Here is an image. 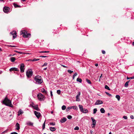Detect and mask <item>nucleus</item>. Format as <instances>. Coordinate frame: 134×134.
Wrapping results in <instances>:
<instances>
[{"instance_id": "9b49d317", "label": "nucleus", "mask_w": 134, "mask_h": 134, "mask_svg": "<svg viewBox=\"0 0 134 134\" xmlns=\"http://www.w3.org/2000/svg\"><path fill=\"white\" fill-rule=\"evenodd\" d=\"M9 71L11 72L12 71H19V69L16 68H12L10 69L9 70Z\"/></svg>"}, {"instance_id": "6e6552de", "label": "nucleus", "mask_w": 134, "mask_h": 134, "mask_svg": "<svg viewBox=\"0 0 134 134\" xmlns=\"http://www.w3.org/2000/svg\"><path fill=\"white\" fill-rule=\"evenodd\" d=\"M9 8L8 7H4L3 9V10L4 12L5 13H8L9 11Z\"/></svg>"}, {"instance_id": "4d7b16f0", "label": "nucleus", "mask_w": 134, "mask_h": 134, "mask_svg": "<svg viewBox=\"0 0 134 134\" xmlns=\"http://www.w3.org/2000/svg\"><path fill=\"white\" fill-rule=\"evenodd\" d=\"M130 78L131 79H134V76L132 77H130Z\"/></svg>"}, {"instance_id": "79ce46f5", "label": "nucleus", "mask_w": 134, "mask_h": 134, "mask_svg": "<svg viewBox=\"0 0 134 134\" xmlns=\"http://www.w3.org/2000/svg\"><path fill=\"white\" fill-rule=\"evenodd\" d=\"M80 92H77V94L76 95V96H77L78 97H79L80 95Z\"/></svg>"}, {"instance_id": "a19ab883", "label": "nucleus", "mask_w": 134, "mask_h": 134, "mask_svg": "<svg viewBox=\"0 0 134 134\" xmlns=\"http://www.w3.org/2000/svg\"><path fill=\"white\" fill-rule=\"evenodd\" d=\"M61 91L60 90H58L57 91V93L58 94H60Z\"/></svg>"}, {"instance_id": "603ef678", "label": "nucleus", "mask_w": 134, "mask_h": 134, "mask_svg": "<svg viewBox=\"0 0 134 134\" xmlns=\"http://www.w3.org/2000/svg\"><path fill=\"white\" fill-rule=\"evenodd\" d=\"M61 65L62 66V67H63L64 68H66L67 67V66H66L65 65H62V64Z\"/></svg>"}, {"instance_id": "f3484780", "label": "nucleus", "mask_w": 134, "mask_h": 134, "mask_svg": "<svg viewBox=\"0 0 134 134\" xmlns=\"http://www.w3.org/2000/svg\"><path fill=\"white\" fill-rule=\"evenodd\" d=\"M41 91L42 93L45 94H47V91L45 90L44 88H42L41 90Z\"/></svg>"}, {"instance_id": "4468645a", "label": "nucleus", "mask_w": 134, "mask_h": 134, "mask_svg": "<svg viewBox=\"0 0 134 134\" xmlns=\"http://www.w3.org/2000/svg\"><path fill=\"white\" fill-rule=\"evenodd\" d=\"M16 129L17 130H18L20 128V125L18 123H17L15 125Z\"/></svg>"}, {"instance_id": "864d4df0", "label": "nucleus", "mask_w": 134, "mask_h": 134, "mask_svg": "<svg viewBox=\"0 0 134 134\" xmlns=\"http://www.w3.org/2000/svg\"><path fill=\"white\" fill-rule=\"evenodd\" d=\"M11 134H18V133L15 132H12Z\"/></svg>"}, {"instance_id": "b1692460", "label": "nucleus", "mask_w": 134, "mask_h": 134, "mask_svg": "<svg viewBox=\"0 0 134 134\" xmlns=\"http://www.w3.org/2000/svg\"><path fill=\"white\" fill-rule=\"evenodd\" d=\"M115 97L118 99V100H119L120 98V96L118 95H117Z\"/></svg>"}, {"instance_id": "dca6fc26", "label": "nucleus", "mask_w": 134, "mask_h": 134, "mask_svg": "<svg viewBox=\"0 0 134 134\" xmlns=\"http://www.w3.org/2000/svg\"><path fill=\"white\" fill-rule=\"evenodd\" d=\"M50 130L52 131H54L56 130V128L54 127H49Z\"/></svg>"}, {"instance_id": "a211bd4d", "label": "nucleus", "mask_w": 134, "mask_h": 134, "mask_svg": "<svg viewBox=\"0 0 134 134\" xmlns=\"http://www.w3.org/2000/svg\"><path fill=\"white\" fill-rule=\"evenodd\" d=\"M23 111L21 110L20 109L18 111V115L19 116L20 114H22L23 113Z\"/></svg>"}, {"instance_id": "5701e85b", "label": "nucleus", "mask_w": 134, "mask_h": 134, "mask_svg": "<svg viewBox=\"0 0 134 134\" xmlns=\"http://www.w3.org/2000/svg\"><path fill=\"white\" fill-rule=\"evenodd\" d=\"M100 111L102 113H104L105 112V110L103 108H101L100 110Z\"/></svg>"}, {"instance_id": "052dcab7", "label": "nucleus", "mask_w": 134, "mask_h": 134, "mask_svg": "<svg viewBox=\"0 0 134 134\" xmlns=\"http://www.w3.org/2000/svg\"><path fill=\"white\" fill-rule=\"evenodd\" d=\"M96 123H93L92 124V125H94V127H95V125H96Z\"/></svg>"}, {"instance_id": "c03bdc74", "label": "nucleus", "mask_w": 134, "mask_h": 134, "mask_svg": "<svg viewBox=\"0 0 134 134\" xmlns=\"http://www.w3.org/2000/svg\"><path fill=\"white\" fill-rule=\"evenodd\" d=\"M79 129V128L78 126H76L74 128L75 130H78Z\"/></svg>"}, {"instance_id": "0e129e2a", "label": "nucleus", "mask_w": 134, "mask_h": 134, "mask_svg": "<svg viewBox=\"0 0 134 134\" xmlns=\"http://www.w3.org/2000/svg\"><path fill=\"white\" fill-rule=\"evenodd\" d=\"M75 76H73V79H74L75 78Z\"/></svg>"}, {"instance_id": "09e8293b", "label": "nucleus", "mask_w": 134, "mask_h": 134, "mask_svg": "<svg viewBox=\"0 0 134 134\" xmlns=\"http://www.w3.org/2000/svg\"><path fill=\"white\" fill-rule=\"evenodd\" d=\"M50 94H51V98H52V97H53V94H52V91H50Z\"/></svg>"}, {"instance_id": "a878e982", "label": "nucleus", "mask_w": 134, "mask_h": 134, "mask_svg": "<svg viewBox=\"0 0 134 134\" xmlns=\"http://www.w3.org/2000/svg\"><path fill=\"white\" fill-rule=\"evenodd\" d=\"M91 119L93 123H96V120L93 118V117L91 118Z\"/></svg>"}, {"instance_id": "bf43d9fd", "label": "nucleus", "mask_w": 134, "mask_h": 134, "mask_svg": "<svg viewBox=\"0 0 134 134\" xmlns=\"http://www.w3.org/2000/svg\"><path fill=\"white\" fill-rule=\"evenodd\" d=\"M90 132L91 134H92L93 133V131L92 130H90Z\"/></svg>"}, {"instance_id": "774afa93", "label": "nucleus", "mask_w": 134, "mask_h": 134, "mask_svg": "<svg viewBox=\"0 0 134 134\" xmlns=\"http://www.w3.org/2000/svg\"><path fill=\"white\" fill-rule=\"evenodd\" d=\"M132 44L134 46V41L133 42Z\"/></svg>"}, {"instance_id": "2f4dec72", "label": "nucleus", "mask_w": 134, "mask_h": 134, "mask_svg": "<svg viewBox=\"0 0 134 134\" xmlns=\"http://www.w3.org/2000/svg\"><path fill=\"white\" fill-rule=\"evenodd\" d=\"M34 108L35 109L38 111H40V109H39V108L38 107H37V106H35L34 107Z\"/></svg>"}, {"instance_id": "e433bc0d", "label": "nucleus", "mask_w": 134, "mask_h": 134, "mask_svg": "<svg viewBox=\"0 0 134 134\" xmlns=\"http://www.w3.org/2000/svg\"><path fill=\"white\" fill-rule=\"evenodd\" d=\"M49 124L50 125L54 126L55 125V123L54 122H50Z\"/></svg>"}, {"instance_id": "f704fd0d", "label": "nucleus", "mask_w": 134, "mask_h": 134, "mask_svg": "<svg viewBox=\"0 0 134 134\" xmlns=\"http://www.w3.org/2000/svg\"><path fill=\"white\" fill-rule=\"evenodd\" d=\"M40 59H36V58H34V59H33L32 60V61L34 62V61H38Z\"/></svg>"}, {"instance_id": "e2e57ef3", "label": "nucleus", "mask_w": 134, "mask_h": 134, "mask_svg": "<svg viewBox=\"0 0 134 134\" xmlns=\"http://www.w3.org/2000/svg\"><path fill=\"white\" fill-rule=\"evenodd\" d=\"M47 68H45L44 69V70H47Z\"/></svg>"}, {"instance_id": "8fccbe9b", "label": "nucleus", "mask_w": 134, "mask_h": 134, "mask_svg": "<svg viewBox=\"0 0 134 134\" xmlns=\"http://www.w3.org/2000/svg\"><path fill=\"white\" fill-rule=\"evenodd\" d=\"M47 57V56H40V57H42V58H45V57Z\"/></svg>"}, {"instance_id": "9d476101", "label": "nucleus", "mask_w": 134, "mask_h": 134, "mask_svg": "<svg viewBox=\"0 0 134 134\" xmlns=\"http://www.w3.org/2000/svg\"><path fill=\"white\" fill-rule=\"evenodd\" d=\"M103 103V102L102 101L99 100H97L95 104V105H98L102 104Z\"/></svg>"}, {"instance_id": "c756f323", "label": "nucleus", "mask_w": 134, "mask_h": 134, "mask_svg": "<svg viewBox=\"0 0 134 134\" xmlns=\"http://www.w3.org/2000/svg\"><path fill=\"white\" fill-rule=\"evenodd\" d=\"M105 89H107L108 90H110V89L109 87L107 85H105Z\"/></svg>"}, {"instance_id": "412c9836", "label": "nucleus", "mask_w": 134, "mask_h": 134, "mask_svg": "<svg viewBox=\"0 0 134 134\" xmlns=\"http://www.w3.org/2000/svg\"><path fill=\"white\" fill-rule=\"evenodd\" d=\"M13 5L15 8H20L21 7L20 6L18 5L15 3H14Z\"/></svg>"}, {"instance_id": "20e7f679", "label": "nucleus", "mask_w": 134, "mask_h": 134, "mask_svg": "<svg viewBox=\"0 0 134 134\" xmlns=\"http://www.w3.org/2000/svg\"><path fill=\"white\" fill-rule=\"evenodd\" d=\"M38 100L40 101H43L45 99V96L41 93H39L37 95Z\"/></svg>"}, {"instance_id": "72a5a7b5", "label": "nucleus", "mask_w": 134, "mask_h": 134, "mask_svg": "<svg viewBox=\"0 0 134 134\" xmlns=\"http://www.w3.org/2000/svg\"><path fill=\"white\" fill-rule=\"evenodd\" d=\"M79 97H78L77 96H76V101H80V99L79 98Z\"/></svg>"}, {"instance_id": "58836bf2", "label": "nucleus", "mask_w": 134, "mask_h": 134, "mask_svg": "<svg viewBox=\"0 0 134 134\" xmlns=\"http://www.w3.org/2000/svg\"><path fill=\"white\" fill-rule=\"evenodd\" d=\"M106 94L107 95H108L110 97H111L112 96L111 94L109 93L105 92Z\"/></svg>"}, {"instance_id": "6e6d98bb", "label": "nucleus", "mask_w": 134, "mask_h": 134, "mask_svg": "<svg viewBox=\"0 0 134 134\" xmlns=\"http://www.w3.org/2000/svg\"><path fill=\"white\" fill-rule=\"evenodd\" d=\"M77 75V74L76 73V72L75 73V74L73 75V76H76Z\"/></svg>"}, {"instance_id": "f257e3e1", "label": "nucleus", "mask_w": 134, "mask_h": 134, "mask_svg": "<svg viewBox=\"0 0 134 134\" xmlns=\"http://www.w3.org/2000/svg\"><path fill=\"white\" fill-rule=\"evenodd\" d=\"M3 103L6 105L10 107H13V106L11 103V101L7 98H5L3 101Z\"/></svg>"}, {"instance_id": "49530a36", "label": "nucleus", "mask_w": 134, "mask_h": 134, "mask_svg": "<svg viewBox=\"0 0 134 134\" xmlns=\"http://www.w3.org/2000/svg\"><path fill=\"white\" fill-rule=\"evenodd\" d=\"M123 118L124 119H127V117L126 116H124L123 117Z\"/></svg>"}, {"instance_id": "473e14b6", "label": "nucleus", "mask_w": 134, "mask_h": 134, "mask_svg": "<svg viewBox=\"0 0 134 134\" xmlns=\"http://www.w3.org/2000/svg\"><path fill=\"white\" fill-rule=\"evenodd\" d=\"M71 109V107H69L66 109V110L67 111H68Z\"/></svg>"}, {"instance_id": "aec40b11", "label": "nucleus", "mask_w": 134, "mask_h": 134, "mask_svg": "<svg viewBox=\"0 0 134 134\" xmlns=\"http://www.w3.org/2000/svg\"><path fill=\"white\" fill-rule=\"evenodd\" d=\"M79 107L81 111H82V110L83 109V107L81 105H79Z\"/></svg>"}, {"instance_id": "13d9d810", "label": "nucleus", "mask_w": 134, "mask_h": 134, "mask_svg": "<svg viewBox=\"0 0 134 134\" xmlns=\"http://www.w3.org/2000/svg\"><path fill=\"white\" fill-rule=\"evenodd\" d=\"M95 66H98V64L97 63L96 64H95Z\"/></svg>"}, {"instance_id": "5fc2aeb1", "label": "nucleus", "mask_w": 134, "mask_h": 134, "mask_svg": "<svg viewBox=\"0 0 134 134\" xmlns=\"http://www.w3.org/2000/svg\"><path fill=\"white\" fill-rule=\"evenodd\" d=\"M130 118L131 119H133L134 118V116L133 115H131Z\"/></svg>"}, {"instance_id": "680f3d73", "label": "nucleus", "mask_w": 134, "mask_h": 134, "mask_svg": "<svg viewBox=\"0 0 134 134\" xmlns=\"http://www.w3.org/2000/svg\"><path fill=\"white\" fill-rule=\"evenodd\" d=\"M0 1H1V2L2 1L3 3L4 2V1L3 0H0Z\"/></svg>"}, {"instance_id": "0eeeda50", "label": "nucleus", "mask_w": 134, "mask_h": 134, "mask_svg": "<svg viewBox=\"0 0 134 134\" xmlns=\"http://www.w3.org/2000/svg\"><path fill=\"white\" fill-rule=\"evenodd\" d=\"M34 114L37 118L39 119L41 116V114L40 113L36 111H34Z\"/></svg>"}, {"instance_id": "de8ad7c7", "label": "nucleus", "mask_w": 134, "mask_h": 134, "mask_svg": "<svg viewBox=\"0 0 134 134\" xmlns=\"http://www.w3.org/2000/svg\"><path fill=\"white\" fill-rule=\"evenodd\" d=\"M47 63L46 62H45L44 63V64L43 65H42V67H43L44 66H46L47 65Z\"/></svg>"}, {"instance_id": "37998d69", "label": "nucleus", "mask_w": 134, "mask_h": 134, "mask_svg": "<svg viewBox=\"0 0 134 134\" xmlns=\"http://www.w3.org/2000/svg\"><path fill=\"white\" fill-rule=\"evenodd\" d=\"M49 51H40L39 52V53H47L49 52Z\"/></svg>"}, {"instance_id": "4be33fe9", "label": "nucleus", "mask_w": 134, "mask_h": 134, "mask_svg": "<svg viewBox=\"0 0 134 134\" xmlns=\"http://www.w3.org/2000/svg\"><path fill=\"white\" fill-rule=\"evenodd\" d=\"M15 58L14 57H12L10 58V60L12 62H14L15 60Z\"/></svg>"}, {"instance_id": "39448f33", "label": "nucleus", "mask_w": 134, "mask_h": 134, "mask_svg": "<svg viewBox=\"0 0 134 134\" xmlns=\"http://www.w3.org/2000/svg\"><path fill=\"white\" fill-rule=\"evenodd\" d=\"M33 74V72L31 69L27 70L26 72V75L28 78L30 77Z\"/></svg>"}, {"instance_id": "423d86ee", "label": "nucleus", "mask_w": 134, "mask_h": 134, "mask_svg": "<svg viewBox=\"0 0 134 134\" xmlns=\"http://www.w3.org/2000/svg\"><path fill=\"white\" fill-rule=\"evenodd\" d=\"M24 65L23 63H21L20 66V72L22 73L24 72Z\"/></svg>"}, {"instance_id": "ddd939ff", "label": "nucleus", "mask_w": 134, "mask_h": 134, "mask_svg": "<svg viewBox=\"0 0 134 134\" xmlns=\"http://www.w3.org/2000/svg\"><path fill=\"white\" fill-rule=\"evenodd\" d=\"M67 119L65 118H63V119L60 120V122L62 123H63L66 121Z\"/></svg>"}, {"instance_id": "1a4fd4ad", "label": "nucleus", "mask_w": 134, "mask_h": 134, "mask_svg": "<svg viewBox=\"0 0 134 134\" xmlns=\"http://www.w3.org/2000/svg\"><path fill=\"white\" fill-rule=\"evenodd\" d=\"M10 34L13 36V37L14 38L13 39L16 37V33L15 31H13L12 32H11Z\"/></svg>"}, {"instance_id": "4c0bfd02", "label": "nucleus", "mask_w": 134, "mask_h": 134, "mask_svg": "<svg viewBox=\"0 0 134 134\" xmlns=\"http://www.w3.org/2000/svg\"><path fill=\"white\" fill-rule=\"evenodd\" d=\"M67 118L69 119H71L72 118V116L70 115H69L67 116Z\"/></svg>"}, {"instance_id": "393cba45", "label": "nucleus", "mask_w": 134, "mask_h": 134, "mask_svg": "<svg viewBox=\"0 0 134 134\" xmlns=\"http://www.w3.org/2000/svg\"><path fill=\"white\" fill-rule=\"evenodd\" d=\"M45 121H45L44 123H43V125H42V130H43L45 128Z\"/></svg>"}, {"instance_id": "3c124183", "label": "nucleus", "mask_w": 134, "mask_h": 134, "mask_svg": "<svg viewBox=\"0 0 134 134\" xmlns=\"http://www.w3.org/2000/svg\"><path fill=\"white\" fill-rule=\"evenodd\" d=\"M102 53L103 54H105V51H104V50H102Z\"/></svg>"}, {"instance_id": "f03ea898", "label": "nucleus", "mask_w": 134, "mask_h": 134, "mask_svg": "<svg viewBox=\"0 0 134 134\" xmlns=\"http://www.w3.org/2000/svg\"><path fill=\"white\" fill-rule=\"evenodd\" d=\"M34 79L37 84H40L43 82L41 77L39 75L36 76L35 78Z\"/></svg>"}, {"instance_id": "7c9ffc66", "label": "nucleus", "mask_w": 134, "mask_h": 134, "mask_svg": "<svg viewBox=\"0 0 134 134\" xmlns=\"http://www.w3.org/2000/svg\"><path fill=\"white\" fill-rule=\"evenodd\" d=\"M86 82L89 84H91V82L90 81V80H89L87 79H86Z\"/></svg>"}, {"instance_id": "7ed1b4c3", "label": "nucleus", "mask_w": 134, "mask_h": 134, "mask_svg": "<svg viewBox=\"0 0 134 134\" xmlns=\"http://www.w3.org/2000/svg\"><path fill=\"white\" fill-rule=\"evenodd\" d=\"M20 34L23 35V37H29L31 35L30 34L27 33L25 30H22L20 32Z\"/></svg>"}, {"instance_id": "bb28decb", "label": "nucleus", "mask_w": 134, "mask_h": 134, "mask_svg": "<svg viewBox=\"0 0 134 134\" xmlns=\"http://www.w3.org/2000/svg\"><path fill=\"white\" fill-rule=\"evenodd\" d=\"M71 109L73 108L74 109L77 110V107L76 106H71Z\"/></svg>"}, {"instance_id": "ea45409f", "label": "nucleus", "mask_w": 134, "mask_h": 134, "mask_svg": "<svg viewBox=\"0 0 134 134\" xmlns=\"http://www.w3.org/2000/svg\"><path fill=\"white\" fill-rule=\"evenodd\" d=\"M68 72L70 74H71L73 72V71H71L70 70H68Z\"/></svg>"}, {"instance_id": "6ab92c4d", "label": "nucleus", "mask_w": 134, "mask_h": 134, "mask_svg": "<svg viewBox=\"0 0 134 134\" xmlns=\"http://www.w3.org/2000/svg\"><path fill=\"white\" fill-rule=\"evenodd\" d=\"M14 52H16V53H18L20 54H28V53H24L23 52H19L17 51H16V50H15L14 51Z\"/></svg>"}, {"instance_id": "cd10ccee", "label": "nucleus", "mask_w": 134, "mask_h": 134, "mask_svg": "<svg viewBox=\"0 0 134 134\" xmlns=\"http://www.w3.org/2000/svg\"><path fill=\"white\" fill-rule=\"evenodd\" d=\"M77 81L79 82L80 83H81L82 81V80L81 79L77 78Z\"/></svg>"}, {"instance_id": "a18cd8bd", "label": "nucleus", "mask_w": 134, "mask_h": 134, "mask_svg": "<svg viewBox=\"0 0 134 134\" xmlns=\"http://www.w3.org/2000/svg\"><path fill=\"white\" fill-rule=\"evenodd\" d=\"M128 86V82H126L125 85V87H127Z\"/></svg>"}, {"instance_id": "c9c22d12", "label": "nucleus", "mask_w": 134, "mask_h": 134, "mask_svg": "<svg viewBox=\"0 0 134 134\" xmlns=\"http://www.w3.org/2000/svg\"><path fill=\"white\" fill-rule=\"evenodd\" d=\"M97 110L96 108H94L93 109V114H95L96 113Z\"/></svg>"}, {"instance_id": "338daca9", "label": "nucleus", "mask_w": 134, "mask_h": 134, "mask_svg": "<svg viewBox=\"0 0 134 134\" xmlns=\"http://www.w3.org/2000/svg\"><path fill=\"white\" fill-rule=\"evenodd\" d=\"M2 72V71L1 70H0V74H1Z\"/></svg>"}, {"instance_id": "69168bd1", "label": "nucleus", "mask_w": 134, "mask_h": 134, "mask_svg": "<svg viewBox=\"0 0 134 134\" xmlns=\"http://www.w3.org/2000/svg\"><path fill=\"white\" fill-rule=\"evenodd\" d=\"M127 80H129V79H130V77H127Z\"/></svg>"}, {"instance_id": "2eb2a0df", "label": "nucleus", "mask_w": 134, "mask_h": 134, "mask_svg": "<svg viewBox=\"0 0 134 134\" xmlns=\"http://www.w3.org/2000/svg\"><path fill=\"white\" fill-rule=\"evenodd\" d=\"M81 112L84 113H86L88 112V111L87 109L83 108V109L82 110V111Z\"/></svg>"}, {"instance_id": "c85d7f7f", "label": "nucleus", "mask_w": 134, "mask_h": 134, "mask_svg": "<svg viewBox=\"0 0 134 134\" xmlns=\"http://www.w3.org/2000/svg\"><path fill=\"white\" fill-rule=\"evenodd\" d=\"M66 106L65 105H63L62 106V110H65L66 108Z\"/></svg>"}, {"instance_id": "f8f14e48", "label": "nucleus", "mask_w": 134, "mask_h": 134, "mask_svg": "<svg viewBox=\"0 0 134 134\" xmlns=\"http://www.w3.org/2000/svg\"><path fill=\"white\" fill-rule=\"evenodd\" d=\"M26 124L30 126H33V123L30 121H28L26 122Z\"/></svg>"}]
</instances>
